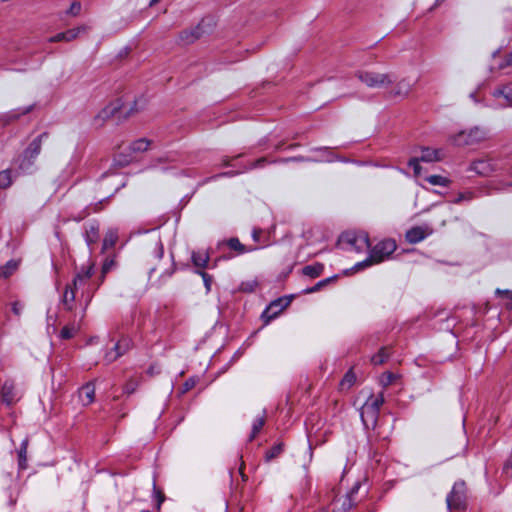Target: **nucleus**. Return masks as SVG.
I'll list each match as a JSON object with an SVG mask.
<instances>
[{
  "mask_svg": "<svg viewBox=\"0 0 512 512\" xmlns=\"http://www.w3.org/2000/svg\"><path fill=\"white\" fill-rule=\"evenodd\" d=\"M145 104L146 102L144 99H138L135 100L133 104H130L128 107L126 105H123L120 100H116L106 105L97 113V115L93 119V124L95 127L100 128L108 119H110L117 113H121L125 117H129L137 113L138 111L144 109Z\"/></svg>",
  "mask_w": 512,
  "mask_h": 512,
  "instance_id": "obj_1",
  "label": "nucleus"
},
{
  "mask_svg": "<svg viewBox=\"0 0 512 512\" xmlns=\"http://www.w3.org/2000/svg\"><path fill=\"white\" fill-rule=\"evenodd\" d=\"M47 138V132H43L42 134L38 135L35 139L32 140V142L23 151V153L15 160V164L21 173H30L32 171L36 158L41 152L42 142Z\"/></svg>",
  "mask_w": 512,
  "mask_h": 512,
  "instance_id": "obj_2",
  "label": "nucleus"
},
{
  "mask_svg": "<svg viewBox=\"0 0 512 512\" xmlns=\"http://www.w3.org/2000/svg\"><path fill=\"white\" fill-rule=\"evenodd\" d=\"M396 248H397V245L394 240H392V239L383 240L371 249V251L369 253V257L366 260L357 263L355 265V267L357 269H360V268L370 266L372 264L381 263V262L385 261L386 259H388L389 256L396 250Z\"/></svg>",
  "mask_w": 512,
  "mask_h": 512,
  "instance_id": "obj_3",
  "label": "nucleus"
},
{
  "mask_svg": "<svg viewBox=\"0 0 512 512\" xmlns=\"http://www.w3.org/2000/svg\"><path fill=\"white\" fill-rule=\"evenodd\" d=\"M487 136L484 129L479 127L463 130L450 137V141L456 146H468L481 142Z\"/></svg>",
  "mask_w": 512,
  "mask_h": 512,
  "instance_id": "obj_4",
  "label": "nucleus"
},
{
  "mask_svg": "<svg viewBox=\"0 0 512 512\" xmlns=\"http://www.w3.org/2000/svg\"><path fill=\"white\" fill-rule=\"evenodd\" d=\"M359 80L370 88H386L393 83L392 75L388 73H378L363 71L358 73Z\"/></svg>",
  "mask_w": 512,
  "mask_h": 512,
  "instance_id": "obj_5",
  "label": "nucleus"
},
{
  "mask_svg": "<svg viewBox=\"0 0 512 512\" xmlns=\"http://www.w3.org/2000/svg\"><path fill=\"white\" fill-rule=\"evenodd\" d=\"M465 499V483L463 481L455 482L451 492L447 496L446 502L449 509H460L463 507Z\"/></svg>",
  "mask_w": 512,
  "mask_h": 512,
  "instance_id": "obj_6",
  "label": "nucleus"
},
{
  "mask_svg": "<svg viewBox=\"0 0 512 512\" xmlns=\"http://www.w3.org/2000/svg\"><path fill=\"white\" fill-rule=\"evenodd\" d=\"M343 241L356 252H362L370 247L369 237L367 233H347L343 237Z\"/></svg>",
  "mask_w": 512,
  "mask_h": 512,
  "instance_id": "obj_7",
  "label": "nucleus"
},
{
  "mask_svg": "<svg viewBox=\"0 0 512 512\" xmlns=\"http://www.w3.org/2000/svg\"><path fill=\"white\" fill-rule=\"evenodd\" d=\"M0 396L3 403L12 405L18 401L19 397L12 380H6L0 389Z\"/></svg>",
  "mask_w": 512,
  "mask_h": 512,
  "instance_id": "obj_8",
  "label": "nucleus"
},
{
  "mask_svg": "<svg viewBox=\"0 0 512 512\" xmlns=\"http://www.w3.org/2000/svg\"><path fill=\"white\" fill-rule=\"evenodd\" d=\"M432 234V229L428 226L412 227L406 232V240L409 243L415 244L424 240L427 236Z\"/></svg>",
  "mask_w": 512,
  "mask_h": 512,
  "instance_id": "obj_9",
  "label": "nucleus"
},
{
  "mask_svg": "<svg viewBox=\"0 0 512 512\" xmlns=\"http://www.w3.org/2000/svg\"><path fill=\"white\" fill-rule=\"evenodd\" d=\"M413 86L414 83L410 79L403 78L391 89L390 95L393 97L406 98L412 91Z\"/></svg>",
  "mask_w": 512,
  "mask_h": 512,
  "instance_id": "obj_10",
  "label": "nucleus"
},
{
  "mask_svg": "<svg viewBox=\"0 0 512 512\" xmlns=\"http://www.w3.org/2000/svg\"><path fill=\"white\" fill-rule=\"evenodd\" d=\"M93 274H94V265L89 264L85 269L83 268L81 272L77 273V275L73 279V282L71 285L75 289H78V288L86 285Z\"/></svg>",
  "mask_w": 512,
  "mask_h": 512,
  "instance_id": "obj_11",
  "label": "nucleus"
},
{
  "mask_svg": "<svg viewBox=\"0 0 512 512\" xmlns=\"http://www.w3.org/2000/svg\"><path fill=\"white\" fill-rule=\"evenodd\" d=\"M443 158V151L441 149H433L430 147H422L419 159L422 162L431 163L440 161Z\"/></svg>",
  "mask_w": 512,
  "mask_h": 512,
  "instance_id": "obj_12",
  "label": "nucleus"
},
{
  "mask_svg": "<svg viewBox=\"0 0 512 512\" xmlns=\"http://www.w3.org/2000/svg\"><path fill=\"white\" fill-rule=\"evenodd\" d=\"M289 304V301L278 299L274 302H272L266 310L263 312L262 317L267 318V320H271L272 318L276 317L277 314L282 311L287 305Z\"/></svg>",
  "mask_w": 512,
  "mask_h": 512,
  "instance_id": "obj_13",
  "label": "nucleus"
},
{
  "mask_svg": "<svg viewBox=\"0 0 512 512\" xmlns=\"http://www.w3.org/2000/svg\"><path fill=\"white\" fill-rule=\"evenodd\" d=\"M493 96L496 99H503V102H500L501 105L512 106V83L495 89Z\"/></svg>",
  "mask_w": 512,
  "mask_h": 512,
  "instance_id": "obj_14",
  "label": "nucleus"
},
{
  "mask_svg": "<svg viewBox=\"0 0 512 512\" xmlns=\"http://www.w3.org/2000/svg\"><path fill=\"white\" fill-rule=\"evenodd\" d=\"M95 386L93 383H87L79 390V399L84 406L90 405L94 401Z\"/></svg>",
  "mask_w": 512,
  "mask_h": 512,
  "instance_id": "obj_15",
  "label": "nucleus"
},
{
  "mask_svg": "<svg viewBox=\"0 0 512 512\" xmlns=\"http://www.w3.org/2000/svg\"><path fill=\"white\" fill-rule=\"evenodd\" d=\"M379 412L369 405L363 404L360 412L362 421L367 424L368 422L375 423L378 418Z\"/></svg>",
  "mask_w": 512,
  "mask_h": 512,
  "instance_id": "obj_16",
  "label": "nucleus"
},
{
  "mask_svg": "<svg viewBox=\"0 0 512 512\" xmlns=\"http://www.w3.org/2000/svg\"><path fill=\"white\" fill-rule=\"evenodd\" d=\"M75 288L72 285H68L64 291L62 297V303L65 306V309L71 311L74 306L75 301Z\"/></svg>",
  "mask_w": 512,
  "mask_h": 512,
  "instance_id": "obj_17",
  "label": "nucleus"
},
{
  "mask_svg": "<svg viewBox=\"0 0 512 512\" xmlns=\"http://www.w3.org/2000/svg\"><path fill=\"white\" fill-rule=\"evenodd\" d=\"M191 259L196 267L205 268L209 261V255L206 251H194Z\"/></svg>",
  "mask_w": 512,
  "mask_h": 512,
  "instance_id": "obj_18",
  "label": "nucleus"
},
{
  "mask_svg": "<svg viewBox=\"0 0 512 512\" xmlns=\"http://www.w3.org/2000/svg\"><path fill=\"white\" fill-rule=\"evenodd\" d=\"M324 270V265L321 263H315L312 265H307L302 269V273L305 276H308L310 278H316L322 274Z\"/></svg>",
  "mask_w": 512,
  "mask_h": 512,
  "instance_id": "obj_19",
  "label": "nucleus"
},
{
  "mask_svg": "<svg viewBox=\"0 0 512 512\" xmlns=\"http://www.w3.org/2000/svg\"><path fill=\"white\" fill-rule=\"evenodd\" d=\"M27 448H28V439H24L20 445V449L18 451V466L19 469L24 470L27 468Z\"/></svg>",
  "mask_w": 512,
  "mask_h": 512,
  "instance_id": "obj_20",
  "label": "nucleus"
},
{
  "mask_svg": "<svg viewBox=\"0 0 512 512\" xmlns=\"http://www.w3.org/2000/svg\"><path fill=\"white\" fill-rule=\"evenodd\" d=\"M19 262L17 260H10L5 265L0 267V277L8 278L18 268Z\"/></svg>",
  "mask_w": 512,
  "mask_h": 512,
  "instance_id": "obj_21",
  "label": "nucleus"
},
{
  "mask_svg": "<svg viewBox=\"0 0 512 512\" xmlns=\"http://www.w3.org/2000/svg\"><path fill=\"white\" fill-rule=\"evenodd\" d=\"M89 30V27L87 25H81L76 28L69 29L65 31L66 36V42H70L74 39H76L80 34L86 33Z\"/></svg>",
  "mask_w": 512,
  "mask_h": 512,
  "instance_id": "obj_22",
  "label": "nucleus"
},
{
  "mask_svg": "<svg viewBox=\"0 0 512 512\" xmlns=\"http://www.w3.org/2000/svg\"><path fill=\"white\" fill-rule=\"evenodd\" d=\"M13 183L12 179V171L10 169H5L0 172V188L7 189Z\"/></svg>",
  "mask_w": 512,
  "mask_h": 512,
  "instance_id": "obj_23",
  "label": "nucleus"
},
{
  "mask_svg": "<svg viewBox=\"0 0 512 512\" xmlns=\"http://www.w3.org/2000/svg\"><path fill=\"white\" fill-rule=\"evenodd\" d=\"M495 293L502 298L503 306L507 309H512V291L511 290H501L496 289Z\"/></svg>",
  "mask_w": 512,
  "mask_h": 512,
  "instance_id": "obj_24",
  "label": "nucleus"
},
{
  "mask_svg": "<svg viewBox=\"0 0 512 512\" xmlns=\"http://www.w3.org/2000/svg\"><path fill=\"white\" fill-rule=\"evenodd\" d=\"M426 181L431 185L442 187H446L450 183V180L448 178L441 175H430L426 177Z\"/></svg>",
  "mask_w": 512,
  "mask_h": 512,
  "instance_id": "obj_25",
  "label": "nucleus"
},
{
  "mask_svg": "<svg viewBox=\"0 0 512 512\" xmlns=\"http://www.w3.org/2000/svg\"><path fill=\"white\" fill-rule=\"evenodd\" d=\"M264 424H265L264 416H258L254 419L253 424H252V432L249 436V441L254 440V438L260 432V430L262 429Z\"/></svg>",
  "mask_w": 512,
  "mask_h": 512,
  "instance_id": "obj_26",
  "label": "nucleus"
},
{
  "mask_svg": "<svg viewBox=\"0 0 512 512\" xmlns=\"http://www.w3.org/2000/svg\"><path fill=\"white\" fill-rule=\"evenodd\" d=\"M384 403V396L382 393L377 396H370L364 404L369 405V407L374 408L379 412L381 406Z\"/></svg>",
  "mask_w": 512,
  "mask_h": 512,
  "instance_id": "obj_27",
  "label": "nucleus"
},
{
  "mask_svg": "<svg viewBox=\"0 0 512 512\" xmlns=\"http://www.w3.org/2000/svg\"><path fill=\"white\" fill-rule=\"evenodd\" d=\"M149 146H150V141L147 140L146 138H141V139L134 141L130 145V149L133 152H144L149 148Z\"/></svg>",
  "mask_w": 512,
  "mask_h": 512,
  "instance_id": "obj_28",
  "label": "nucleus"
},
{
  "mask_svg": "<svg viewBox=\"0 0 512 512\" xmlns=\"http://www.w3.org/2000/svg\"><path fill=\"white\" fill-rule=\"evenodd\" d=\"M227 245L230 249L235 250L238 254H244L252 249L248 250L246 247L239 241L238 238H230L227 241Z\"/></svg>",
  "mask_w": 512,
  "mask_h": 512,
  "instance_id": "obj_29",
  "label": "nucleus"
},
{
  "mask_svg": "<svg viewBox=\"0 0 512 512\" xmlns=\"http://www.w3.org/2000/svg\"><path fill=\"white\" fill-rule=\"evenodd\" d=\"M117 238H118L117 232L114 230H109L104 237L103 248L104 249L112 248L116 244Z\"/></svg>",
  "mask_w": 512,
  "mask_h": 512,
  "instance_id": "obj_30",
  "label": "nucleus"
},
{
  "mask_svg": "<svg viewBox=\"0 0 512 512\" xmlns=\"http://www.w3.org/2000/svg\"><path fill=\"white\" fill-rule=\"evenodd\" d=\"M356 381V376L352 370H349L340 382L341 389H349Z\"/></svg>",
  "mask_w": 512,
  "mask_h": 512,
  "instance_id": "obj_31",
  "label": "nucleus"
},
{
  "mask_svg": "<svg viewBox=\"0 0 512 512\" xmlns=\"http://www.w3.org/2000/svg\"><path fill=\"white\" fill-rule=\"evenodd\" d=\"M389 357V353L386 348H381L379 352L371 357V362L374 365L383 364Z\"/></svg>",
  "mask_w": 512,
  "mask_h": 512,
  "instance_id": "obj_32",
  "label": "nucleus"
},
{
  "mask_svg": "<svg viewBox=\"0 0 512 512\" xmlns=\"http://www.w3.org/2000/svg\"><path fill=\"white\" fill-rule=\"evenodd\" d=\"M337 278V276H333V277H330V278H326V279H323L321 281H319L316 285H314L313 287L311 288H307L304 290V293L306 294H310V293H314V292H317L319 291L322 287H324L325 285H327L328 283H330L331 281L335 280Z\"/></svg>",
  "mask_w": 512,
  "mask_h": 512,
  "instance_id": "obj_33",
  "label": "nucleus"
},
{
  "mask_svg": "<svg viewBox=\"0 0 512 512\" xmlns=\"http://www.w3.org/2000/svg\"><path fill=\"white\" fill-rule=\"evenodd\" d=\"M98 239V228L91 225L89 229L86 230V242L90 246L95 243Z\"/></svg>",
  "mask_w": 512,
  "mask_h": 512,
  "instance_id": "obj_34",
  "label": "nucleus"
},
{
  "mask_svg": "<svg viewBox=\"0 0 512 512\" xmlns=\"http://www.w3.org/2000/svg\"><path fill=\"white\" fill-rule=\"evenodd\" d=\"M359 488V485H355V487L352 488L351 492L346 496V498L343 500V509L344 511L351 509L354 506L352 496L357 493Z\"/></svg>",
  "mask_w": 512,
  "mask_h": 512,
  "instance_id": "obj_35",
  "label": "nucleus"
},
{
  "mask_svg": "<svg viewBox=\"0 0 512 512\" xmlns=\"http://www.w3.org/2000/svg\"><path fill=\"white\" fill-rule=\"evenodd\" d=\"M114 349L116 352H121V355H123L130 349V340L127 338H123V339L119 340L114 345Z\"/></svg>",
  "mask_w": 512,
  "mask_h": 512,
  "instance_id": "obj_36",
  "label": "nucleus"
},
{
  "mask_svg": "<svg viewBox=\"0 0 512 512\" xmlns=\"http://www.w3.org/2000/svg\"><path fill=\"white\" fill-rule=\"evenodd\" d=\"M396 379V375L391 372H385L380 377V383L382 386L387 387L391 385Z\"/></svg>",
  "mask_w": 512,
  "mask_h": 512,
  "instance_id": "obj_37",
  "label": "nucleus"
},
{
  "mask_svg": "<svg viewBox=\"0 0 512 512\" xmlns=\"http://www.w3.org/2000/svg\"><path fill=\"white\" fill-rule=\"evenodd\" d=\"M82 9V5L79 1H73L69 7V9L66 11L68 15H71L73 17H76L80 14Z\"/></svg>",
  "mask_w": 512,
  "mask_h": 512,
  "instance_id": "obj_38",
  "label": "nucleus"
},
{
  "mask_svg": "<svg viewBox=\"0 0 512 512\" xmlns=\"http://www.w3.org/2000/svg\"><path fill=\"white\" fill-rule=\"evenodd\" d=\"M420 162H422V161L419 159V157H413L408 162V165L413 168L414 174L416 176L420 175V173H421Z\"/></svg>",
  "mask_w": 512,
  "mask_h": 512,
  "instance_id": "obj_39",
  "label": "nucleus"
},
{
  "mask_svg": "<svg viewBox=\"0 0 512 512\" xmlns=\"http://www.w3.org/2000/svg\"><path fill=\"white\" fill-rule=\"evenodd\" d=\"M76 333V328L75 327H68V326H65L62 328L61 332H60V336L61 338L63 339H70L72 338Z\"/></svg>",
  "mask_w": 512,
  "mask_h": 512,
  "instance_id": "obj_40",
  "label": "nucleus"
},
{
  "mask_svg": "<svg viewBox=\"0 0 512 512\" xmlns=\"http://www.w3.org/2000/svg\"><path fill=\"white\" fill-rule=\"evenodd\" d=\"M503 474L507 477L512 476V453L508 456L503 466Z\"/></svg>",
  "mask_w": 512,
  "mask_h": 512,
  "instance_id": "obj_41",
  "label": "nucleus"
},
{
  "mask_svg": "<svg viewBox=\"0 0 512 512\" xmlns=\"http://www.w3.org/2000/svg\"><path fill=\"white\" fill-rule=\"evenodd\" d=\"M202 278H203V281H204V285L206 287V290L207 291H210L211 289V282H212V277L207 274L206 272L204 271H198L197 272Z\"/></svg>",
  "mask_w": 512,
  "mask_h": 512,
  "instance_id": "obj_42",
  "label": "nucleus"
},
{
  "mask_svg": "<svg viewBox=\"0 0 512 512\" xmlns=\"http://www.w3.org/2000/svg\"><path fill=\"white\" fill-rule=\"evenodd\" d=\"M487 166V163L486 161L484 160H479V161H476L474 164H473V169L475 171H477L478 173H481V174H484L486 173V169L485 167Z\"/></svg>",
  "mask_w": 512,
  "mask_h": 512,
  "instance_id": "obj_43",
  "label": "nucleus"
},
{
  "mask_svg": "<svg viewBox=\"0 0 512 512\" xmlns=\"http://www.w3.org/2000/svg\"><path fill=\"white\" fill-rule=\"evenodd\" d=\"M11 309L16 316H20L24 309V305L19 301H15L11 304Z\"/></svg>",
  "mask_w": 512,
  "mask_h": 512,
  "instance_id": "obj_44",
  "label": "nucleus"
},
{
  "mask_svg": "<svg viewBox=\"0 0 512 512\" xmlns=\"http://www.w3.org/2000/svg\"><path fill=\"white\" fill-rule=\"evenodd\" d=\"M114 265V261L113 260H106L104 263H103V266H102V277H101V282L103 281L106 273H108L111 268L113 267Z\"/></svg>",
  "mask_w": 512,
  "mask_h": 512,
  "instance_id": "obj_45",
  "label": "nucleus"
},
{
  "mask_svg": "<svg viewBox=\"0 0 512 512\" xmlns=\"http://www.w3.org/2000/svg\"><path fill=\"white\" fill-rule=\"evenodd\" d=\"M120 356L121 352H116L115 349L113 348L105 355V359L107 360V362H113Z\"/></svg>",
  "mask_w": 512,
  "mask_h": 512,
  "instance_id": "obj_46",
  "label": "nucleus"
},
{
  "mask_svg": "<svg viewBox=\"0 0 512 512\" xmlns=\"http://www.w3.org/2000/svg\"><path fill=\"white\" fill-rule=\"evenodd\" d=\"M473 197V194L471 192H464V193H460L458 195V197L453 201L454 203H460L461 201H464V200H471Z\"/></svg>",
  "mask_w": 512,
  "mask_h": 512,
  "instance_id": "obj_47",
  "label": "nucleus"
},
{
  "mask_svg": "<svg viewBox=\"0 0 512 512\" xmlns=\"http://www.w3.org/2000/svg\"><path fill=\"white\" fill-rule=\"evenodd\" d=\"M164 253L163 245L160 241H156L155 243V257L157 259H161Z\"/></svg>",
  "mask_w": 512,
  "mask_h": 512,
  "instance_id": "obj_48",
  "label": "nucleus"
},
{
  "mask_svg": "<svg viewBox=\"0 0 512 512\" xmlns=\"http://www.w3.org/2000/svg\"><path fill=\"white\" fill-rule=\"evenodd\" d=\"M49 41L50 42H60V41H65L66 42L65 32H61V33L56 34L55 36L51 37L49 39Z\"/></svg>",
  "mask_w": 512,
  "mask_h": 512,
  "instance_id": "obj_49",
  "label": "nucleus"
},
{
  "mask_svg": "<svg viewBox=\"0 0 512 512\" xmlns=\"http://www.w3.org/2000/svg\"><path fill=\"white\" fill-rule=\"evenodd\" d=\"M281 452V446H275L271 449V451L267 454V458L271 459L278 455Z\"/></svg>",
  "mask_w": 512,
  "mask_h": 512,
  "instance_id": "obj_50",
  "label": "nucleus"
},
{
  "mask_svg": "<svg viewBox=\"0 0 512 512\" xmlns=\"http://www.w3.org/2000/svg\"><path fill=\"white\" fill-rule=\"evenodd\" d=\"M195 385V382L193 380H188L184 384V391L190 390Z\"/></svg>",
  "mask_w": 512,
  "mask_h": 512,
  "instance_id": "obj_51",
  "label": "nucleus"
},
{
  "mask_svg": "<svg viewBox=\"0 0 512 512\" xmlns=\"http://www.w3.org/2000/svg\"><path fill=\"white\" fill-rule=\"evenodd\" d=\"M135 390V385L134 384H127L124 388V391L128 394H131L133 393Z\"/></svg>",
  "mask_w": 512,
  "mask_h": 512,
  "instance_id": "obj_52",
  "label": "nucleus"
},
{
  "mask_svg": "<svg viewBox=\"0 0 512 512\" xmlns=\"http://www.w3.org/2000/svg\"><path fill=\"white\" fill-rule=\"evenodd\" d=\"M199 36H200V34L198 32L197 33L192 32L191 39H189L188 41L192 42L193 40L197 39Z\"/></svg>",
  "mask_w": 512,
  "mask_h": 512,
  "instance_id": "obj_53",
  "label": "nucleus"
},
{
  "mask_svg": "<svg viewBox=\"0 0 512 512\" xmlns=\"http://www.w3.org/2000/svg\"><path fill=\"white\" fill-rule=\"evenodd\" d=\"M506 65H512V51L507 56Z\"/></svg>",
  "mask_w": 512,
  "mask_h": 512,
  "instance_id": "obj_54",
  "label": "nucleus"
},
{
  "mask_svg": "<svg viewBox=\"0 0 512 512\" xmlns=\"http://www.w3.org/2000/svg\"><path fill=\"white\" fill-rule=\"evenodd\" d=\"M264 162H265V159H264V158L259 159V160L256 162V166H259V165H261V164H262V163H264Z\"/></svg>",
  "mask_w": 512,
  "mask_h": 512,
  "instance_id": "obj_55",
  "label": "nucleus"
},
{
  "mask_svg": "<svg viewBox=\"0 0 512 512\" xmlns=\"http://www.w3.org/2000/svg\"><path fill=\"white\" fill-rule=\"evenodd\" d=\"M253 238H254L255 240H257V239H258V232L254 231V233H253Z\"/></svg>",
  "mask_w": 512,
  "mask_h": 512,
  "instance_id": "obj_56",
  "label": "nucleus"
},
{
  "mask_svg": "<svg viewBox=\"0 0 512 512\" xmlns=\"http://www.w3.org/2000/svg\"><path fill=\"white\" fill-rule=\"evenodd\" d=\"M158 1H159V0H151V1H150V5H153V4L157 3Z\"/></svg>",
  "mask_w": 512,
  "mask_h": 512,
  "instance_id": "obj_57",
  "label": "nucleus"
},
{
  "mask_svg": "<svg viewBox=\"0 0 512 512\" xmlns=\"http://www.w3.org/2000/svg\"><path fill=\"white\" fill-rule=\"evenodd\" d=\"M30 110H31V107H28L27 109H25V111L23 112V114L30 112Z\"/></svg>",
  "mask_w": 512,
  "mask_h": 512,
  "instance_id": "obj_58",
  "label": "nucleus"
},
{
  "mask_svg": "<svg viewBox=\"0 0 512 512\" xmlns=\"http://www.w3.org/2000/svg\"><path fill=\"white\" fill-rule=\"evenodd\" d=\"M140 512H150V511H148V510H142V511H140Z\"/></svg>",
  "mask_w": 512,
  "mask_h": 512,
  "instance_id": "obj_59",
  "label": "nucleus"
},
{
  "mask_svg": "<svg viewBox=\"0 0 512 512\" xmlns=\"http://www.w3.org/2000/svg\"><path fill=\"white\" fill-rule=\"evenodd\" d=\"M333 512H336V511H333Z\"/></svg>",
  "mask_w": 512,
  "mask_h": 512,
  "instance_id": "obj_60",
  "label": "nucleus"
}]
</instances>
